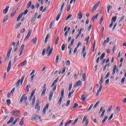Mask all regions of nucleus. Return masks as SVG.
<instances>
[{
  "label": "nucleus",
  "instance_id": "c03bdc74",
  "mask_svg": "<svg viewBox=\"0 0 126 126\" xmlns=\"http://www.w3.org/2000/svg\"><path fill=\"white\" fill-rule=\"evenodd\" d=\"M19 119L17 118L15 119V120L14 121V122H13V124L12 126H14V125H15V124H16V123H17V122L18 121Z\"/></svg>",
  "mask_w": 126,
  "mask_h": 126
},
{
  "label": "nucleus",
  "instance_id": "c756f323",
  "mask_svg": "<svg viewBox=\"0 0 126 126\" xmlns=\"http://www.w3.org/2000/svg\"><path fill=\"white\" fill-rule=\"evenodd\" d=\"M49 37H50V35L49 34H48L46 37H45V40H44V43L45 44H46V43H47V42H48V39H49Z\"/></svg>",
  "mask_w": 126,
  "mask_h": 126
},
{
  "label": "nucleus",
  "instance_id": "a18cd8bd",
  "mask_svg": "<svg viewBox=\"0 0 126 126\" xmlns=\"http://www.w3.org/2000/svg\"><path fill=\"white\" fill-rule=\"evenodd\" d=\"M99 4H100V1H99L97 3H96L94 6L96 7V8L99 6Z\"/></svg>",
  "mask_w": 126,
  "mask_h": 126
},
{
  "label": "nucleus",
  "instance_id": "680f3d73",
  "mask_svg": "<svg viewBox=\"0 0 126 126\" xmlns=\"http://www.w3.org/2000/svg\"><path fill=\"white\" fill-rule=\"evenodd\" d=\"M92 107H93V104H91L89 109L87 110V112H89L91 109H92Z\"/></svg>",
  "mask_w": 126,
  "mask_h": 126
},
{
  "label": "nucleus",
  "instance_id": "c85d7f7f",
  "mask_svg": "<svg viewBox=\"0 0 126 126\" xmlns=\"http://www.w3.org/2000/svg\"><path fill=\"white\" fill-rule=\"evenodd\" d=\"M104 82V81H103V76H101L100 79L98 82L99 85H102V84Z\"/></svg>",
  "mask_w": 126,
  "mask_h": 126
},
{
  "label": "nucleus",
  "instance_id": "58836bf2",
  "mask_svg": "<svg viewBox=\"0 0 126 126\" xmlns=\"http://www.w3.org/2000/svg\"><path fill=\"white\" fill-rule=\"evenodd\" d=\"M107 119H108V116H105L104 119L102 121V124H104V123L107 121Z\"/></svg>",
  "mask_w": 126,
  "mask_h": 126
},
{
  "label": "nucleus",
  "instance_id": "a211bd4d",
  "mask_svg": "<svg viewBox=\"0 0 126 126\" xmlns=\"http://www.w3.org/2000/svg\"><path fill=\"white\" fill-rule=\"evenodd\" d=\"M14 121V118L13 117H11L10 120L7 122V125H9L11 123H12Z\"/></svg>",
  "mask_w": 126,
  "mask_h": 126
},
{
  "label": "nucleus",
  "instance_id": "ea45409f",
  "mask_svg": "<svg viewBox=\"0 0 126 126\" xmlns=\"http://www.w3.org/2000/svg\"><path fill=\"white\" fill-rule=\"evenodd\" d=\"M63 98V97H60V99H59V100L58 101L59 105H61V104H62V101Z\"/></svg>",
  "mask_w": 126,
  "mask_h": 126
},
{
  "label": "nucleus",
  "instance_id": "b1692460",
  "mask_svg": "<svg viewBox=\"0 0 126 126\" xmlns=\"http://www.w3.org/2000/svg\"><path fill=\"white\" fill-rule=\"evenodd\" d=\"M113 8V7L111 5H109L107 6V12L110 13V10Z\"/></svg>",
  "mask_w": 126,
  "mask_h": 126
},
{
  "label": "nucleus",
  "instance_id": "6ab92c4d",
  "mask_svg": "<svg viewBox=\"0 0 126 126\" xmlns=\"http://www.w3.org/2000/svg\"><path fill=\"white\" fill-rule=\"evenodd\" d=\"M32 42L34 44V45L36 44V43H37V37H34L31 40Z\"/></svg>",
  "mask_w": 126,
  "mask_h": 126
},
{
  "label": "nucleus",
  "instance_id": "2f4dec72",
  "mask_svg": "<svg viewBox=\"0 0 126 126\" xmlns=\"http://www.w3.org/2000/svg\"><path fill=\"white\" fill-rule=\"evenodd\" d=\"M64 94V89H63L62 91H61V96L60 97L61 98H63V95Z\"/></svg>",
  "mask_w": 126,
  "mask_h": 126
},
{
  "label": "nucleus",
  "instance_id": "aec40b11",
  "mask_svg": "<svg viewBox=\"0 0 126 126\" xmlns=\"http://www.w3.org/2000/svg\"><path fill=\"white\" fill-rule=\"evenodd\" d=\"M87 98V96L86 95L82 94L81 95V99H82V101H83V102H84V101H85V100Z\"/></svg>",
  "mask_w": 126,
  "mask_h": 126
},
{
  "label": "nucleus",
  "instance_id": "1a4fd4ad",
  "mask_svg": "<svg viewBox=\"0 0 126 126\" xmlns=\"http://www.w3.org/2000/svg\"><path fill=\"white\" fill-rule=\"evenodd\" d=\"M25 47V45L23 44L21 45L20 48V54L19 56H21L22 54H23V50H24V47Z\"/></svg>",
  "mask_w": 126,
  "mask_h": 126
},
{
  "label": "nucleus",
  "instance_id": "603ef678",
  "mask_svg": "<svg viewBox=\"0 0 126 126\" xmlns=\"http://www.w3.org/2000/svg\"><path fill=\"white\" fill-rule=\"evenodd\" d=\"M59 79H60V78H59V77L57 78V79L53 82V83L54 84H56V83H57V82H58V81H59Z\"/></svg>",
  "mask_w": 126,
  "mask_h": 126
},
{
  "label": "nucleus",
  "instance_id": "c9c22d12",
  "mask_svg": "<svg viewBox=\"0 0 126 126\" xmlns=\"http://www.w3.org/2000/svg\"><path fill=\"white\" fill-rule=\"evenodd\" d=\"M23 120H24V118H22L21 121L20 122L19 125L21 126H23Z\"/></svg>",
  "mask_w": 126,
  "mask_h": 126
},
{
  "label": "nucleus",
  "instance_id": "052dcab7",
  "mask_svg": "<svg viewBox=\"0 0 126 126\" xmlns=\"http://www.w3.org/2000/svg\"><path fill=\"white\" fill-rule=\"evenodd\" d=\"M15 13H16V11L12 13V14L10 15L11 17H13V16H14V15H15Z\"/></svg>",
  "mask_w": 126,
  "mask_h": 126
},
{
  "label": "nucleus",
  "instance_id": "6e6d98bb",
  "mask_svg": "<svg viewBox=\"0 0 126 126\" xmlns=\"http://www.w3.org/2000/svg\"><path fill=\"white\" fill-rule=\"evenodd\" d=\"M72 122L71 120H69L65 125L64 126H68V125H70V123Z\"/></svg>",
  "mask_w": 126,
  "mask_h": 126
},
{
  "label": "nucleus",
  "instance_id": "de8ad7c7",
  "mask_svg": "<svg viewBox=\"0 0 126 126\" xmlns=\"http://www.w3.org/2000/svg\"><path fill=\"white\" fill-rule=\"evenodd\" d=\"M59 36H58L55 41V45H58L59 43Z\"/></svg>",
  "mask_w": 126,
  "mask_h": 126
},
{
  "label": "nucleus",
  "instance_id": "473e14b6",
  "mask_svg": "<svg viewBox=\"0 0 126 126\" xmlns=\"http://www.w3.org/2000/svg\"><path fill=\"white\" fill-rule=\"evenodd\" d=\"M105 55L106 54H105V53H102L100 56V60H103L104 58H105Z\"/></svg>",
  "mask_w": 126,
  "mask_h": 126
},
{
  "label": "nucleus",
  "instance_id": "5fc2aeb1",
  "mask_svg": "<svg viewBox=\"0 0 126 126\" xmlns=\"http://www.w3.org/2000/svg\"><path fill=\"white\" fill-rule=\"evenodd\" d=\"M65 49V45L63 44L62 46V51H63Z\"/></svg>",
  "mask_w": 126,
  "mask_h": 126
},
{
  "label": "nucleus",
  "instance_id": "37998d69",
  "mask_svg": "<svg viewBox=\"0 0 126 126\" xmlns=\"http://www.w3.org/2000/svg\"><path fill=\"white\" fill-rule=\"evenodd\" d=\"M98 14H97L95 16H94L93 17V21H94V20H95V19H97L98 18Z\"/></svg>",
  "mask_w": 126,
  "mask_h": 126
},
{
  "label": "nucleus",
  "instance_id": "2eb2a0df",
  "mask_svg": "<svg viewBox=\"0 0 126 126\" xmlns=\"http://www.w3.org/2000/svg\"><path fill=\"white\" fill-rule=\"evenodd\" d=\"M9 9V6H6L5 9H4L3 10V13H4V14H6V13H7V12L8 11Z\"/></svg>",
  "mask_w": 126,
  "mask_h": 126
},
{
  "label": "nucleus",
  "instance_id": "5701e85b",
  "mask_svg": "<svg viewBox=\"0 0 126 126\" xmlns=\"http://www.w3.org/2000/svg\"><path fill=\"white\" fill-rule=\"evenodd\" d=\"M82 16H83L82 13L81 12H79V13H78V18L79 19H81V18H82Z\"/></svg>",
  "mask_w": 126,
  "mask_h": 126
},
{
  "label": "nucleus",
  "instance_id": "4be33fe9",
  "mask_svg": "<svg viewBox=\"0 0 126 126\" xmlns=\"http://www.w3.org/2000/svg\"><path fill=\"white\" fill-rule=\"evenodd\" d=\"M35 90H33L30 96V101H31V99H32V97L34 96V94H35Z\"/></svg>",
  "mask_w": 126,
  "mask_h": 126
},
{
  "label": "nucleus",
  "instance_id": "bb28decb",
  "mask_svg": "<svg viewBox=\"0 0 126 126\" xmlns=\"http://www.w3.org/2000/svg\"><path fill=\"white\" fill-rule=\"evenodd\" d=\"M109 41H110V37H107L106 40H104L103 45H106V44H107V43H108Z\"/></svg>",
  "mask_w": 126,
  "mask_h": 126
},
{
  "label": "nucleus",
  "instance_id": "09e8293b",
  "mask_svg": "<svg viewBox=\"0 0 126 126\" xmlns=\"http://www.w3.org/2000/svg\"><path fill=\"white\" fill-rule=\"evenodd\" d=\"M113 116H114V114H112L108 118V121H111L112 119H113Z\"/></svg>",
  "mask_w": 126,
  "mask_h": 126
},
{
  "label": "nucleus",
  "instance_id": "bf43d9fd",
  "mask_svg": "<svg viewBox=\"0 0 126 126\" xmlns=\"http://www.w3.org/2000/svg\"><path fill=\"white\" fill-rule=\"evenodd\" d=\"M89 39H90V37L88 36L87 38H85V41H86L87 43H88V42H89Z\"/></svg>",
  "mask_w": 126,
  "mask_h": 126
},
{
  "label": "nucleus",
  "instance_id": "e2e57ef3",
  "mask_svg": "<svg viewBox=\"0 0 126 126\" xmlns=\"http://www.w3.org/2000/svg\"><path fill=\"white\" fill-rule=\"evenodd\" d=\"M70 103V100H67L66 104V107L68 106V105H69Z\"/></svg>",
  "mask_w": 126,
  "mask_h": 126
},
{
  "label": "nucleus",
  "instance_id": "a19ab883",
  "mask_svg": "<svg viewBox=\"0 0 126 126\" xmlns=\"http://www.w3.org/2000/svg\"><path fill=\"white\" fill-rule=\"evenodd\" d=\"M125 80H126V78L125 77H124L121 79L122 84H124V83H125Z\"/></svg>",
  "mask_w": 126,
  "mask_h": 126
},
{
  "label": "nucleus",
  "instance_id": "774afa93",
  "mask_svg": "<svg viewBox=\"0 0 126 126\" xmlns=\"http://www.w3.org/2000/svg\"><path fill=\"white\" fill-rule=\"evenodd\" d=\"M24 32H25V29H22L21 31H20V32L21 33H24Z\"/></svg>",
  "mask_w": 126,
  "mask_h": 126
},
{
  "label": "nucleus",
  "instance_id": "e433bc0d",
  "mask_svg": "<svg viewBox=\"0 0 126 126\" xmlns=\"http://www.w3.org/2000/svg\"><path fill=\"white\" fill-rule=\"evenodd\" d=\"M59 59H60V55H57L56 56V61H55V63H58L59 62Z\"/></svg>",
  "mask_w": 126,
  "mask_h": 126
},
{
  "label": "nucleus",
  "instance_id": "cd10ccee",
  "mask_svg": "<svg viewBox=\"0 0 126 126\" xmlns=\"http://www.w3.org/2000/svg\"><path fill=\"white\" fill-rule=\"evenodd\" d=\"M116 20H117V16H114L111 19V22H116Z\"/></svg>",
  "mask_w": 126,
  "mask_h": 126
},
{
  "label": "nucleus",
  "instance_id": "4d7b16f0",
  "mask_svg": "<svg viewBox=\"0 0 126 126\" xmlns=\"http://www.w3.org/2000/svg\"><path fill=\"white\" fill-rule=\"evenodd\" d=\"M71 88H72V84H71L69 86L68 90L69 91H70L71 90Z\"/></svg>",
  "mask_w": 126,
  "mask_h": 126
},
{
  "label": "nucleus",
  "instance_id": "423d86ee",
  "mask_svg": "<svg viewBox=\"0 0 126 126\" xmlns=\"http://www.w3.org/2000/svg\"><path fill=\"white\" fill-rule=\"evenodd\" d=\"M38 120L41 121V117H39L37 114H35L34 117L32 118V121H38Z\"/></svg>",
  "mask_w": 126,
  "mask_h": 126
},
{
  "label": "nucleus",
  "instance_id": "a878e982",
  "mask_svg": "<svg viewBox=\"0 0 126 126\" xmlns=\"http://www.w3.org/2000/svg\"><path fill=\"white\" fill-rule=\"evenodd\" d=\"M22 16H23V13H21L18 17L17 19V21H19V20H20V19L21 18V17H22Z\"/></svg>",
  "mask_w": 126,
  "mask_h": 126
},
{
  "label": "nucleus",
  "instance_id": "6e6552de",
  "mask_svg": "<svg viewBox=\"0 0 126 126\" xmlns=\"http://www.w3.org/2000/svg\"><path fill=\"white\" fill-rule=\"evenodd\" d=\"M16 115H18V114H20V111L19 110H12L11 112V114L12 116H15Z\"/></svg>",
  "mask_w": 126,
  "mask_h": 126
},
{
  "label": "nucleus",
  "instance_id": "9b49d317",
  "mask_svg": "<svg viewBox=\"0 0 126 126\" xmlns=\"http://www.w3.org/2000/svg\"><path fill=\"white\" fill-rule=\"evenodd\" d=\"M78 86H81V81L79 80L78 81L76 82L74 87L75 88H76V87H78Z\"/></svg>",
  "mask_w": 126,
  "mask_h": 126
},
{
  "label": "nucleus",
  "instance_id": "4468645a",
  "mask_svg": "<svg viewBox=\"0 0 126 126\" xmlns=\"http://www.w3.org/2000/svg\"><path fill=\"white\" fill-rule=\"evenodd\" d=\"M11 63H12L11 61H10L9 62V63H8V67H7V72H9V70H10V68L11 67Z\"/></svg>",
  "mask_w": 126,
  "mask_h": 126
},
{
  "label": "nucleus",
  "instance_id": "9d476101",
  "mask_svg": "<svg viewBox=\"0 0 126 126\" xmlns=\"http://www.w3.org/2000/svg\"><path fill=\"white\" fill-rule=\"evenodd\" d=\"M47 86L46 84H44L43 86V90L41 93V96H44L45 95V93H46V91L47 90Z\"/></svg>",
  "mask_w": 126,
  "mask_h": 126
},
{
  "label": "nucleus",
  "instance_id": "79ce46f5",
  "mask_svg": "<svg viewBox=\"0 0 126 126\" xmlns=\"http://www.w3.org/2000/svg\"><path fill=\"white\" fill-rule=\"evenodd\" d=\"M21 26V23H19L16 26V29H18L19 27Z\"/></svg>",
  "mask_w": 126,
  "mask_h": 126
},
{
  "label": "nucleus",
  "instance_id": "f8f14e48",
  "mask_svg": "<svg viewBox=\"0 0 126 126\" xmlns=\"http://www.w3.org/2000/svg\"><path fill=\"white\" fill-rule=\"evenodd\" d=\"M82 44L80 42H79L76 46V47L74 49L73 51V53L76 54V52H77V48L79 47V46H81Z\"/></svg>",
  "mask_w": 126,
  "mask_h": 126
},
{
  "label": "nucleus",
  "instance_id": "f257e3e1",
  "mask_svg": "<svg viewBox=\"0 0 126 126\" xmlns=\"http://www.w3.org/2000/svg\"><path fill=\"white\" fill-rule=\"evenodd\" d=\"M64 6V3H63V4L61 8V11L59 12V13L57 16L56 21H59V19H60V17H61V15H62V13H63V9Z\"/></svg>",
  "mask_w": 126,
  "mask_h": 126
},
{
  "label": "nucleus",
  "instance_id": "7ed1b4c3",
  "mask_svg": "<svg viewBox=\"0 0 126 126\" xmlns=\"http://www.w3.org/2000/svg\"><path fill=\"white\" fill-rule=\"evenodd\" d=\"M53 52V48H51V46H48L47 47V49L46 51V54H48L47 56L48 57H50V56H51V55H52V53Z\"/></svg>",
  "mask_w": 126,
  "mask_h": 126
},
{
  "label": "nucleus",
  "instance_id": "39448f33",
  "mask_svg": "<svg viewBox=\"0 0 126 126\" xmlns=\"http://www.w3.org/2000/svg\"><path fill=\"white\" fill-rule=\"evenodd\" d=\"M32 33V31L30 30L29 32H28L27 36L24 39V42H26V41H27V40H28V39H29V37H30V36H31Z\"/></svg>",
  "mask_w": 126,
  "mask_h": 126
},
{
  "label": "nucleus",
  "instance_id": "3c124183",
  "mask_svg": "<svg viewBox=\"0 0 126 126\" xmlns=\"http://www.w3.org/2000/svg\"><path fill=\"white\" fill-rule=\"evenodd\" d=\"M109 75H110V72H108L106 75L105 77V79H107V78L109 77Z\"/></svg>",
  "mask_w": 126,
  "mask_h": 126
},
{
  "label": "nucleus",
  "instance_id": "dca6fc26",
  "mask_svg": "<svg viewBox=\"0 0 126 126\" xmlns=\"http://www.w3.org/2000/svg\"><path fill=\"white\" fill-rule=\"evenodd\" d=\"M53 94H54V91H51L50 93L49 97V101H51V100H52V98H53Z\"/></svg>",
  "mask_w": 126,
  "mask_h": 126
},
{
  "label": "nucleus",
  "instance_id": "393cba45",
  "mask_svg": "<svg viewBox=\"0 0 126 126\" xmlns=\"http://www.w3.org/2000/svg\"><path fill=\"white\" fill-rule=\"evenodd\" d=\"M8 19V15H6L3 19V22L2 23H4L5 21H6Z\"/></svg>",
  "mask_w": 126,
  "mask_h": 126
},
{
  "label": "nucleus",
  "instance_id": "7c9ffc66",
  "mask_svg": "<svg viewBox=\"0 0 126 126\" xmlns=\"http://www.w3.org/2000/svg\"><path fill=\"white\" fill-rule=\"evenodd\" d=\"M82 78H83V81H85V79L86 78V74H85V73H84L82 75Z\"/></svg>",
  "mask_w": 126,
  "mask_h": 126
},
{
  "label": "nucleus",
  "instance_id": "f3484780",
  "mask_svg": "<svg viewBox=\"0 0 126 126\" xmlns=\"http://www.w3.org/2000/svg\"><path fill=\"white\" fill-rule=\"evenodd\" d=\"M116 69H117V65H115L113 67V72H112V75H115V74L116 73Z\"/></svg>",
  "mask_w": 126,
  "mask_h": 126
},
{
  "label": "nucleus",
  "instance_id": "412c9836",
  "mask_svg": "<svg viewBox=\"0 0 126 126\" xmlns=\"http://www.w3.org/2000/svg\"><path fill=\"white\" fill-rule=\"evenodd\" d=\"M35 109L38 110V111H40V106L39 105V102H36Z\"/></svg>",
  "mask_w": 126,
  "mask_h": 126
},
{
  "label": "nucleus",
  "instance_id": "72a5a7b5",
  "mask_svg": "<svg viewBox=\"0 0 126 126\" xmlns=\"http://www.w3.org/2000/svg\"><path fill=\"white\" fill-rule=\"evenodd\" d=\"M35 100H36V97H34L32 101V106H34Z\"/></svg>",
  "mask_w": 126,
  "mask_h": 126
},
{
  "label": "nucleus",
  "instance_id": "338daca9",
  "mask_svg": "<svg viewBox=\"0 0 126 126\" xmlns=\"http://www.w3.org/2000/svg\"><path fill=\"white\" fill-rule=\"evenodd\" d=\"M82 54H83V57L84 58V59H85V57H86L87 53L84 52V53H82Z\"/></svg>",
  "mask_w": 126,
  "mask_h": 126
},
{
  "label": "nucleus",
  "instance_id": "13d9d810",
  "mask_svg": "<svg viewBox=\"0 0 126 126\" xmlns=\"http://www.w3.org/2000/svg\"><path fill=\"white\" fill-rule=\"evenodd\" d=\"M89 39H90V37L88 36L87 38H85V41H86L87 43H88V42H89Z\"/></svg>",
  "mask_w": 126,
  "mask_h": 126
},
{
  "label": "nucleus",
  "instance_id": "20e7f679",
  "mask_svg": "<svg viewBox=\"0 0 126 126\" xmlns=\"http://www.w3.org/2000/svg\"><path fill=\"white\" fill-rule=\"evenodd\" d=\"M85 123L86 126H87L89 123V120L87 119V116L85 115L83 119L82 124H84Z\"/></svg>",
  "mask_w": 126,
  "mask_h": 126
},
{
  "label": "nucleus",
  "instance_id": "f03ea898",
  "mask_svg": "<svg viewBox=\"0 0 126 126\" xmlns=\"http://www.w3.org/2000/svg\"><path fill=\"white\" fill-rule=\"evenodd\" d=\"M26 101H27V96H26V94H23L20 100V104H21L23 102L24 103H26Z\"/></svg>",
  "mask_w": 126,
  "mask_h": 126
},
{
  "label": "nucleus",
  "instance_id": "0e129e2a",
  "mask_svg": "<svg viewBox=\"0 0 126 126\" xmlns=\"http://www.w3.org/2000/svg\"><path fill=\"white\" fill-rule=\"evenodd\" d=\"M70 7H71L70 4H69L67 8V11H69V10H70Z\"/></svg>",
  "mask_w": 126,
  "mask_h": 126
},
{
  "label": "nucleus",
  "instance_id": "864d4df0",
  "mask_svg": "<svg viewBox=\"0 0 126 126\" xmlns=\"http://www.w3.org/2000/svg\"><path fill=\"white\" fill-rule=\"evenodd\" d=\"M71 17H72V15H71V14L69 15L66 17V20H67L68 19H69V18H71Z\"/></svg>",
  "mask_w": 126,
  "mask_h": 126
},
{
  "label": "nucleus",
  "instance_id": "4c0bfd02",
  "mask_svg": "<svg viewBox=\"0 0 126 126\" xmlns=\"http://www.w3.org/2000/svg\"><path fill=\"white\" fill-rule=\"evenodd\" d=\"M76 107H78V104L75 103L74 106L71 107V110H72L73 109H74L75 108H76Z\"/></svg>",
  "mask_w": 126,
  "mask_h": 126
},
{
  "label": "nucleus",
  "instance_id": "f704fd0d",
  "mask_svg": "<svg viewBox=\"0 0 126 126\" xmlns=\"http://www.w3.org/2000/svg\"><path fill=\"white\" fill-rule=\"evenodd\" d=\"M31 4H32V1H30L27 4V8H29L31 6Z\"/></svg>",
  "mask_w": 126,
  "mask_h": 126
},
{
  "label": "nucleus",
  "instance_id": "0eeeda50",
  "mask_svg": "<svg viewBox=\"0 0 126 126\" xmlns=\"http://www.w3.org/2000/svg\"><path fill=\"white\" fill-rule=\"evenodd\" d=\"M23 80H24V76L22 77L21 80L19 79L17 82L16 84V87H18V86H19V83H20V82H21V84H22V83H23Z\"/></svg>",
  "mask_w": 126,
  "mask_h": 126
},
{
  "label": "nucleus",
  "instance_id": "ddd939ff",
  "mask_svg": "<svg viewBox=\"0 0 126 126\" xmlns=\"http://www.w3.org/2000/svg\"><path fill=\"white\" fill-rule=\"evenodd\" d=\"M27 64V60H25L23 62L21 63L18 65V66H24V65H26Z\"/></svg>",
  "mask_w": 126,
  "mask_h": 126
},
{
  "label": "nucleus",
  "instance_id": "8fccbe9b",
  "mask_svg": "<svg viewBox=\"0 0 126 126\" xmlns=\"http://www.w3.org/2000/svg\"><path fill=\"white\" fill-rule=\"evenodd\" d=\"M99 103H100L99 101H97L94 106V109H95V108H96V107H97V106H98Z\"/></svg>",
  "mask_w": 126,
  "mask_h": 126
},
{
  "label": "nucleus",
  "instance_id": "69168bd1",
  "mask_svg": "<svg viewBox=\"0 0 126 126\" xmlns=\"http://www.w3.org/2000/svg\"><path fill=\"white\" fill-rule=\"evenodd\" d=\"M26 90L27 92H29V86L27 85L26 87Z\"/></svg>",
  "mask_w": 126,
  "mask_h": 126
},
{
  "label": "nucleus",
  "instance_id": "49530a36",
  "mask_svg": "<svg viewBox=\"0 0 126 126\" xmlns=\"http://www.w3.org/2000/svg\"><path fill=\"white\" fill-rule=\"evenodd\" d=\"M6 103L8 106L11 104V102L10 101V99H7Z\"/></svg>",
  "mask_w": 126,
  "mask_h": 126
}]
</instances>
